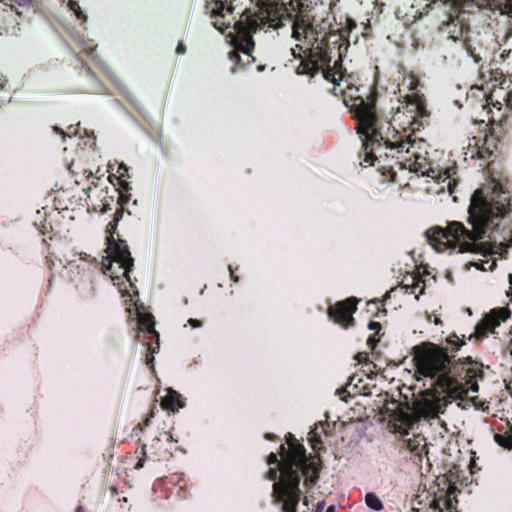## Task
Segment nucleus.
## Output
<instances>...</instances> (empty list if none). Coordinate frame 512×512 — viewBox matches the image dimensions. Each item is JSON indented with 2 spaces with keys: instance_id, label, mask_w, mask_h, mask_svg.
Segmentation results:
<instances>
[{
  "instance_id": "f257e3e1",
  "label": "nucleus",
  "mask_w": 512,
  "mask_h": 512,
  "mask_svg": "<svg viewBox=\"0 0 512 512\" xmlns=\"http://www.w3.org/2000/svg\"><path fill=\"white\" fill-rule=\"evenodd\" d=\"M343 97V103L357 120V133L361 136L363 148V160L360 164L364 167L375 166L379 169L394 172L395 166L399 169H408L423 176L436 178L438 182L448 181L447 189L453 193L457 180L454 178L456 168H446L436 171L426 168L427 160L418 154L400 160L399 155L410 153L415 139L411 134L403 136L392 126L389 121H381L377 113L378 92L374 87H349L346 91L339 90Z\"/></svg>"
},
{
  "instance_id": "f03ea898",
  "label": "nucleus",
  "mask_w": 512,
  "mask_h": 512,
  "mask_svg": "<svg viewBox=\"0 0 512 512\" xmlns=\"http://www.w3.org/2000/svg\"><path fill=\"white\" fill-rule=\"evenodd\" d=\"M412 355L416 373L433 381L432 387L422 391L413 404L419 417L436 418L452 400L464 399L469 391L478 392L477 379L483 377V365L471 356L453 362V355L429 341L415 345Z\"/></svg>"
},
{
  "instance_id": "7ed1b4c3",
  "label": "nucleus",
  "mask_w": 512,
  "mask_h": 512,
  "mask_svg": "<svg viewBox=\"0 0 512 512\" xmlns=\"http://www.w3.org/2000/svg\"><path fill=\"white\" fill-rule=\"evenodd\" d=\"M511 210L510 193L500 184L482 187L472 194L468 207V229L462 222L449 221L446 227L426 230L427 242L437 252L483 253V240Z\"/></svg>"
},
{
  "instance_id": "20e7f679",
  "label": "nucleus",
  "mask_w": 512,
  "mask_h": 512,
  "mask_svg": "<svg viewBox=\"0 0 512 512\" xmlns=\"http://www.w3.org/2000/svg\"><path fill=\"white\" fill-rule=\"evenodd\" d=\"M286 449L284 444L279 447V454L282 458L278 460L276 453L271 452L267 456L268 465H277L279 467V480L272 485V498L275 504H280L283 508V502L278 501L274 494L275 484L284 483L293 484L296 482L298 490L300 489L301 474L305 477L304 486L311 489L318 482L319 475L322 469V461L319 455H307L306 449L292 433H287L285 436Z\"/></svg>"
},
{
  "instance_id": "39448f33",
  "label": "nucleus",
  "mask_w": 512,
  "mask_h": 512,
  "mask_svg": "<svg viewBox=\"0 0 512 512\" xmlns=\"http://www.w3.org/2000/svg\"><path fill=\"white\" fill-rule=\"evenodd\" d=\"M117 225V223L110 221L106 226V252L108 255L103 260V266L106 271L110 272L112 278H119V276L115 275L116 271L113 270V263H116L118 265V269L122 272V276L125 277L132 286L129 274L134 266V259L131 257L126 241L122 239L116 240L114 238Z\"/></svg>"
},
{
  "instance_id": "423d86ee",
  "label": "nucleus",
  "mask_w": 512,
  "mask_h": 512,
  "mask_svg": "<svg viewBox=\"0 0 512 512\" xmlns=\"http://www.w3.org/2000/svg\"><path fill=\"white\" fill-rule=\"evenodd\" d=\"M283 13L292 21V37L297 41L318 42V32L312 23L308 13L309 5L305 0H281Z\"/></svg>"
},
{
  "instance_id": "0eeeda50",
  "label": "nucleus",
  "mask_w": 512,
  "mask_h": 512,
  "mask_svg": "<svg viewBox=\"0 0 512 512\" xmlns=\"http://www.w3.org/2000/svg\"><path fill=\"white\" fill-rule=\"evenodd\" d=\"M262 21L256 13H251L250 10H245L240 19L234 24L235 36L232 38L231 43L235 50L230 52V59L240 61L239 52L251 56L254 50L253 34L261 28Z\"/></svg>"
},
{
  "instance_id": "6e6552de",
  "label": "nucleus",
  "mask_w": 512,
  "mask_h": 512,
  "mask_svg": "<svg viewBox=\"0 0 512 512\" xmlns=\"http://www.w3.org/2000/svg\"><path fill=\"white\" fill-rule=\"evenodd\" d=\"M359 302L360 299L354 296L338 301L334 305L329 306L327 314L336 324L349 328L354 325L355 319L353 314L356 312Z\"/></svg>"
},
{
  "instance_id": "1a4fd4ad",
  "label": "nucleus",
  "mask_w": 512,
  "mask_h": 512,
  "mask_svg": "<svg viewBox=\"0 0 512 512\" xmlns=\"http://www.w3.org/2000/svg\"><path fill=\"white\" fill-rule=\"evenodd\" d=\"M511 316V311L508 307H499L492 309L480 323L476 325L475 334L476 338H482L488 335L489 332H494L502 322H505Z\"/></svg>"
},
{
  "instance_id": "9d476101",
  "label": "nucleus",
  "mask_w": 512,
  "mask_h": 512,
  "mask_svg": "<svg viewBox=\"0 0 512 512\" xmlns=\"http://www.w3.org/2000/svg\"><path fill=\"white\" fill-rule=\"evenodd\" d=\"M274 490L276 499L283 502V512H297L301 492L298 490L296 482L288 484L282 481L275 484Z\"/></svg>"
},
{
  "instance_id": "9b49d317",
  "label": "nucleus",
  "mask_w": 512,
  "mask_h": 512,
  "mask_svg": "<svg viewBox=\"0 0 512 512\" xmlns=\"http://www.w3.org/2000/svg\"><path fill=\"white\" fill-rule=\"evenodd\" d=\"M177 443V440L173 438L170 432L162 431L158 436L153 438L150 444L151 455L154 460L164 461L169 460L172 453V444Z\"/></svg>"
},
{
  "instance_id": "f8f14e48",
  "label": "nucleus",
  "mask_w": 512,
  "mask_h": 512,
  "mask_svg": "<svg viewBox=\"0 0 512 512\" xmlns=\"http://www.w3.org/2000/svg\"><path fill=\"white\" fill-rule=\"evenodd\" d=\"M138 327L140 332H144L149 340H156V346H153L151 343L146 344L147 350L151 353L157 352L159 350V333L155 329L154 316L150 313L139 315Z\"/></svg>"
},
{
  "instance_id": "ddd939ff",
  "label": "nucleus",
  "mask_w": 512,
  "mask_h": 512,
  "mask_svg": "<svg viewBox=\"0 0 512 512\" xmlns=\"http://www.w3.org/2000/svg\"><path fill=\"white\" fill-rule=\"evenodd\" d=\"M326 40V34L321 39V43L314 46V43L312 44V47L308 49L311 55H313V59L317 62V68L318 72L320 69L329 67L330 62L332 60V57L330 56L329 48L327 44H323V42Z\"/></svg>"
},
{
  "instance_id": "4468645a",
  "label": "nucleus",
  "mask_w": 512,
  "mask_h": 512,
  "mask_svg": "<svg viewBox=\"0 0 512 512\" xmlns=\"http://www.w3.org/2000/svg\"><path fill=\"white\" fill-rule=\"evenodd\" d=\"M205 9L211 18L218 16L224 18L226 14L233 13L234 6L231 0H212L211 2H206Z\"/></svg>"
},
{
  "instance_id": "2eb2a0df",
  "label": "nucleus",
  "mask_w": 512,
  "mask_h": 512,
  "mask_svg": "<svg viewBox=\"0 0 512 512\" xmlns=\"http://www.w3.org/2000/svg\"><path fill=\"white\" fill-rule=\"evenodd\" d=\"M161 406L165 410L175 412L185 406V400L180 393L168 388L167 394L161 400Z\"/></svg>"
},
{
  "instance_id": "dca6fc26",
  "label": "nucleus",
  "mask_w": 512,
  "mask_h": 512,
  "mask_svg": "<svg viewBox=\"0 0 512 512\" xmlns=\"http://www.w3.org/2000/svg\"><path fill=\"white\" fill-rule=\"evenodd\" d=\"M313 55L308 51L307 55L300 58L298 66L295 68L297 75H306L310 78L314 77L318 73L317 62L313 59Z\"/></svg>"
},
{
  "instance_id": "f3484780",
  "label": "nucleus",
  "mask_w": 512,
  "mask_h": 512,
  "mask_svg": "<svg viewBox=\"0 0 512 512\" xmlns=\"http://www.w3.org/2000/svg\"><path fill=\"white\" fill-rule=\"evenodd\" d=\"M466 344L465 335L460 338L457 334L451 333L446 339L445 344L441 345L443 351H445L448 355H453V362H456L457 352L461 349L462 346Z\"/></svg>"
},
{
  "instance_id": "a211bd4d",
  "label": "nucleus",
  "mask_w": 512,
  "mask_h": 512,
  "mask_svg": "<svg viewBox=\"0 0 512 512\" xmlns=\"http://www.w3.org/2000/svg\"><path fill=\"white\" fill-rule=\"evenodd\" d=\"M342 59L339 56V58L334 62L333 66L322 68L323 77L327 81L332 82L335 86L339 85V82L343 78V72H342Z\"/></svg>"
},
{
  "instance_id": "6ab92c4d",
  "label": "nucleus",
  "mask_w": 512,
  "mask_h": 512,
  "mask_svg": "<svg viewBox=\"0 0 512 512\" xmlns=\"http://www.w3.org/2000/svg\"><path fill=\"white\" fill-rule=\"evenodd\" d=\"M326 427H329V424L327 422L323 423L320 422L319 424H315L314 428L309 432V442L311 445V448L314 451H320L323 449V443L321 440V434H326Z\"/></svg>"
},
{
  "instance_id": "aec40b11",
  "label": "nucleus",
  "mask_w": 512,
  "mask_h": 512,
  "mask_svg": "<svg viewBox=\"0 0 512 512\" xmlns=\"http://www.w3.org/2000/svg\"><path fill=\"white\" fill-rule=\"evenodd\" d=\"M368 329L374 331V333L367 338L366 344L369 348L373 350L377 346L381 339V336L383 335L380 333L382 330V326L379 322L370 321L368 324Z\"/></svg>"
},
{
  "instance_id": "412c9836",
  "label": "nucleus",
  "mask_w": 512,
  "mask_h": 512,
  "mask_svg": "<svg viewBox=\"0 0 512 512\" xmlns=\"http://www.w3.org/2000/svg\"><path fill=\"white\" fill-rule=\"evenodd\" d=\"M494 441L501 446L502 448L506 450L512 449V434H500L496 433L494 434Z\"/></svg>"
},
{
  "instance_id": "4be33fe9",
  "label": "nucleus",
  "mask_w": 512,
  "mask_h": 512,
  "mask_svg": "<svg viewBox=\"0 0 512 512\" xmlns=\"http://www.w3.org/2000/svg\"><path fill=\"white\" fill-rule=\"evenodd\" d=\"M365 503L369 508L375 511H380L383 509V504L375 493H367L365 496Z\"/></svg>"
},
{
  "instance_id": "5701e85b",
  "label": "nucleus",
  "mask_w": 512,
  "mask_h": 512,
  "mask_svg": "<svg viewBox=\"0 0 512 512\" xmlns=\"http://www.w3.org/2000/svg\"><path fill=\"white\" fill-rule=\"evenodd\" d=\"M406 447L409 449L412 453L416 455H420L421 451L425 448V445L421 444V439L419 437L409 438L405 440Z\"/></svg>"
},
{
  "instance_id": "b1692460",
  "label": "nucleus",
  "mask_w": 512,
  "mask_h": 512,
  "mask_svg": "<svg viewBox=\"0 0 512 512\" xmlns=\"http://www.w3.org/2000/svg\"><path fill=\"white\" fill-rule=\"evenodd\" d=\"M390 297V292H387L382 300L374 299L367 302V306H373L376 311L374 313L375 316H378L380 312L386 314V309L384 308V302Z\"/></svg>"
},
{
  "instance_id": "393cba45",
  "label": "nucleus",
  "mask_w": 512,
  "mask_h": 512,
  "mask_svg": "<svg viewBox=\"0 0 512 512\" xmlns=\"http://www.w3.org/2000/svg\"><path fill=\"white\" fill-rule=\"evenodd\" d=\"M68 7L71 11L74 12L76 18L80 20L82 23L87 21L86 14L81 10L79 2L76 0H69Z\"/></svg>"
},
{
  "instance_id": "a878e982",
  "label": "nucleus",
  "mask_w": 512,
  "mask_h": 512,
  "mask_svg": "<svg viewBox=\"0 0 512 512\" xmlns=\"http://www.w3.org/2000/svg\"><path fill=\"white\" fill-rule=\"evenodd\" d=\"M128 200H129L128 196H125L124 194L119 195L120 207L114 213L113 220H112L113 222L118 224V222L122 219L123 214H124L123 205L126 204L128 202Z\"/></svg>"
},
{
  "instance_id": "bb28decb",
  "label": "nucleus",
  "mask_w": 512,
  "mask_h": 512,
  "mask_svg": "<svg viewBox=\"0 0 512 512\" xmlns=\"http://www.w3.org/2000/svg\"><path fill=\"white\" fill-rule=\"evenodd\" d=\"M135 454L138 458L134 468L136 470H140L144 467V463L146 461V445L143 444L140 449H136Z\"/></svg>"
},
{
  "instance_id": "cd10ccee",
  "label": "nucleus",
  "mask_w": 512,
  "mask_h": 512,
  "mask_svg": "<svg viewBox=\"0 0 512 512\" xmlns=\"http://www.w3.org/2000/svg\"><path fill=\"white\" fill-rule=\"evenodd\" d=\"M117 172L119 174V180L122 183V187L127 190L128 189V183H126L123 180V178L128 176V167L125 164L122 163V164L119 165Z\"/></svg>"
},
{
  "instance_id": "c85d7f7f",
  "label": "nucleus",
  "mask_w": 512,
  "mask_h": 512,
  "mask_svg": "<svg viewBox=\"0 0 512 512\" xmlns=\"http://www.w3.org/2000/svg\"><path fill=\"white\" fill-rule=\"evenodd\" d=\"M279 467H270L266 472V478L274 482L279 480Z\"/></svg>"
},
{
  "instance_id": "c756f323",
  "label": "nucleus",
  "mask_w": 512,
  "mask_h": 512,
  "mask_svg": "<svg viewBox=\"0 0 512 512\" xmlns=\"http://www.w3.org/2000/svg\"><path fill=\"white\" fill-rule=\"evenodd\" d=\"M307 50H303V47L299 44L295 45L294 48L291 49V52H292V55L295 59H300L302 58L304 55H307Z\"/></svg>"
},
{
  "instance_id": "7c9ffc66",
  "label": "nucleus",
  "mask_w": 512,
  "mask_h": 512,
  "mask_svg": "<svg viewBox=\"0 0 512 512\" xmlns=\"http://www.w3.org/2000/svg\"><path fill=\"white\" fill-rule=\"evenodd\" d=\"M213 26L218 31L223 33L226 29H228L230 27V22L226 23L225 21H222V20H216V21L213 22Z\"/></svg>"
},
{
  "instance_id": "2f4dec72",
  "label": "nucleus",
  "mask_w": 512,
  "mask_h": 512,
  "mask_svg": "<svg viewBox=\"0 0 512 512\" xmlns=\"http://www.w3.org/2000/svg\"><path fill=\"white\" fill-rule=\"evenodd\" d=\"M354 359L358 362V363H368L369 361V356L366 352H358Z\"/></svg>"
},
{
  "instance_id": "473e14b6",
  "label": "nucleus",
  "mask_w": 512,
  "mask_h": 512,
  "mask_svg": "<svg viewBox=\"0 0 512 512\" xmlns=\"http://www.w3.org/2000/svg\"><path fill=\"white\" fill-rule=\"evenodd\" d=\"M81 73H83L85 76L91 78L92 80H95V78H96L94 72L85 64H82Z\"/></svg>"
},
{
  "instance_id": "72a5a7b5",
  "label": "nucleus",
  "mask_w": 512,
  "mask_h": 512,
  "mask_svg": "<svg viewBox=\"0 0 512 512\" xmlns=\"http://www.w3.org/2000/svg\"><path fill=\"white\" fill-rule=\"evenodd\" d=\"M153 416H154V412H153V411H151V412L147 415V417L145 418V420H144L143 422L139 423V424L137 425V427H138L141 431H142V430H144V428H145V427H147V426L149 425L150 419H151Z\"/></svg>"
},
{
  "instance_id": "f704fd0d",
  "label": "nucleus",
  "mask_w": 512,
  "mask_h": 512,
  "mask_svg": "<svg viewBox=\"0 0 512 512\" xmlns=\"http://www.w3.org/2000/svg\"><path fill=\"white\" fill-rule=\"evenodd\" d=\"M490 155H491V152L489 151V149L481 148L478 151V157L481 159H487V158H489Z\"/></svg>"
},
{
  "instance_id": "c9c22d12",
  "label": "nucleus",
  "mask_w": 512,
  "mask_h": 512,
  "mask_svg": "<svg viewBox=\"0 0 512 512\" xmlns=\"http://www.w3.org/2000/svg\"><path fill=\"white\" fill-rule=\"evenodd\" d=\"M189 325H191L193 328H199L202 326V322L198 319L190 318L188 320Z\"/></svg>"
},
{
  "instance_id": "e433bc0d",
  "label": "nucleus",
  "mask_w": 512,
  "mask_h": 512,
  "mask_svg": "<svg viewBox=\"0 0 512 512\" xmlns=\"http://www.w3.org/2000/svg\"><path fill=\"white\" fill-rule=\"evenodd\" d=\"M186 52V46L183 42H179L176 47V53L177 54H184Z\"/></svg>"
},
{
  "instance_id": "4c0bfd02",
  "label": "nucleus",
  "mask_w": 512,
  "mask_h": 512,
  "mask_svg": "<svg viewBox=\"0 0 512 512\" xmlns=\"http://www.w3.org/2000/svg\"><path fill=\"white\" fill-rule=\"evenodd\" d=\"M229 272H230V277L232 279L233 282L237 283L239 282V276H237L232 268V266L230 265L229 266Z\"/></svg>"
},
{
  "instance_id": "58836bf2",
  "label": "nucleus",
  "mask_w": 512,
  "mask_h": 512,
  "mask_svg": "<svg viewBox=\"0 0 512 512\" xmlns=\"http://www.w3.org/2000/svg\"><path fill=\"white\" fill-rule=\"evenodd\" d=\"M433 506L431 505V508L433 509V512H443V510L441 509V507L439 506V504L437 503L436 500H433Z\"/></svg>"
},
{
  "instance_id": "ea45409f",
  "label": "nucleus",
  "mask_w": 512,
  "mask_h": 512,
  "mask_svg": "<svg viewBox=\"0 0 512 512\" xmlns=\"http://www.w3.org/2000/svg\"><path fill=\"white\" fill-rule=\"evenodd\" d=\"M11 1L19 6H23V5L30 3L32 0H11Z\"/></svg>"
},
{
  "instance_id": "a19ab883",
  "label": "nucleus",
  "mask_w": 512,
  "mask_h": 512,
  "mask_svg": "<svg viewBox=\"0 0 512 512\" xmlns=\"http://www.w3.org/2000/svg\"><path fill=\"white\" fill-rule=\"evenodd\" d=\"M265 439L269 440V441H274L276 436L274 434H271V433H266L265 434Z\"/></svg>"
},
{
  "instance_id": "79ce46f5",
  "label": "nucleus",
  "mask_w": 512,
  "mask_h": 512,
  "mask_svg": "<svg viewBox=\"0 0 512 512\" xmlns=\"http://www.w3.org/2000/svg\"><path fill=\"white\" fill-rule=\"evenodd\" d=\"M512 335V333H511ZM507 350L509 351L510 355L512 356V336L510 337V340L507 345Z\"/></svg>"
},
{
  "instance_id": "37998d69",
  "label": "nucleus",
  "mask_w": 512,
  "mask_h": 512,
  "mask_svg": "<svg viewBox=\"0 0 512 512\" xmlns=\"http://www.w3.org/2000/svg\"><path fill=\"white\" fill-rule=\"evenodd\" d=\"M417 109H418V113H419L420 115H423V111H424V107H423V105H417Z\"/></svg>"
},
{
  "instance_id": "c03bdc74",
  "label": "nucleus",
  "mask_w": 512,
  "mask_h": 512,
  "mask_svg": "<svg viewBox=\"0 0 512 512\" xmlns=\"http://www.w3.org/2000/svg\"><path fill=\"white\" fill-rule=\"evenodd\" d=\"M69 130H70L69 135L77 133L76 128H73V126H69Z\"/></svg>"
},
{
  "instance_id": "a18cd8bd",
  "label": "nucleus",
  "mask_w": 512,
  "mask_h": 512,
  "mask_svg": "<svg viewBox=\"0 0 512 512\" xmlns=\"http://www.w3.org/2000/svg\"><path fill=\"white\" fill-rule=\"evenodd\" d=\"M325 512H335V507L333 505H330Z\"/></svg>"
},
{
  "instance_id": "49530a36",
  "label": "nucleus",
  "mask_w": 512,
  "mask_h": 512,
  "mask_svg": "<svg viewBox=\"0 0 512 512\" xmlns=\"http://www.w3.org/2000/svg\"><path fill=\"white\" fill-rule=\"evenodd\" d=\"M154 360V357L151 356L149 357L148 355L146 356V363L149 364L150 362H152Z\"/></svg>"
},
{
  "instance_id": "de8ad7c7",
  "label": "nucleus",
  "mask_w": 512,
  "mask_h": 512,
  "mask_svg": "<svg viewBox=\"0 0 512 512\" xmlns=\"http://www.w3.org/2000/svg\"><path fill=\"white\" fill-rule=\"evenodd\" d=\"M331 93H332V94H334L335 96H337V95H338V90H337V88H336V87H333V88L331 89Z\"/></svg>"
},
{
  "instance_id": "09e8293b",
  "label": "nucleus",
  "mask_w": 512,
  "mask_h": 512,
  "mask_svg": "<svg viewBox=\"0 0 512 512\" xmlns=\"http://www.w3.org/2000/svg\"><path fill=\"white\" fill-rule=\"evenodd\" d=\"M75 512H85L82 506H78Z\"/></svg>"
},
{
  "instance_id": "8fccbe9b",
  "label": "nucleus",
  "mask_w": 512,
  "mask_h": 512,
  "mask_svg": "<svg viewBox=\"0 0 512 512\" xmlns=\"http://www.w3.org/2000/svg\"><path fill=\"white\" fill-rule=\"evenodd\" d=\"M303 504L308 506V498L306 496L303 498Z\"/></svg>"
},
{
  "instance_id": "3c124183",
  "label": "nucleus",
  "mask_w": 512,
  "mask_h": 512,
  "mask_svg": "<svg viewBox=\"0 0 512 512\" xmlns=\"http://www.w3.org/2000/svg\"><path fill=\"white\" fill-rule=\"evenodd\" d=\"M323 506H324V502H321L317 505V508L316 509H323Z\"/></svg>"
},
{
  "instance_id": "603ef678",
  "label": "nucleus",
  "mask_w": 512,
  "mask_h": 512,
  "mask_svg": "<svg viewBox=\"0 0 512 512\" xmlns=\"http://www.w3.org/2000/svg\"><path fill=\"white\" fill-rule=\"evenodd\" d=\"M509 282H510L511 289H512V275L511 274L509 275Z\"/></svg>"
},
{
  "instance_id": "864d4df0",
  "label": "nucleus",
  "mask_w": 512,
  "mask_h": 512,
  "mask_svg": "<svg viewBox=\"0 0 512 512\" xmlns=\"http://www.w3.org/2000/svg\"><path fill=\"white\" fill-rule=\"evenodd\" d=\"M56 131L60 132L61 134H64V132L62 130H60L59 128H56Z\"/></svg>"
},
{
  "instance_id": "5fc2aeb1",
  "label": "nucleus",
  "mask_w": 512,
  "mask_h": 512,
  "mask_svg": "<svg viewBox=\"0 0 512 512\" xmlns=\"http://www.w3.org/2000/svg\"><path fill=\"white\" fill-rule=\"evenodd\" d=\"M468 51H469L470 55L474 56L473 52L469 48H468Z\"/></svg>"
},
{
  "instance_id": "6e6d98bb",
  "label": "nucleus",
  "mask_w": 512,
  "mask_h": 512,
  "mask_svg": "<svg viewBox=\"0 0 512 512\" xmlns=\"http://www.w3.org/2000/svg\"><path fill=\"white\" fill-rule=\"evenodd\" d=\"M106 210H107V208H106V207H104V208L101 210V212H106Z\"/></svg>"
},
{
  "instance_id": "4d7b16f0",
  "label": "nucleus",
  "mask_w": 512,
  "mask_h": 512,
  "mask_svg": "<svg viewBox=\"0 0 512 512\" xmlns=\"http://www.w3.org/2000/svg\"><path fill=\"white\" fill-rule=\"evenodd\" d=\"M315 512H321V509H316Z\"/></svg>"
},
{
  "instance_id": "13d9d810",
  "label": "nucleus",
  "mask_w": 512,
  "mask_h": 512,
  "mask_svg": "<svg viewBox=\"0 0 512 512\" xmlns=\"http://www.w3.org/2000/svg\"><path fill=\"white\" fill-rule=\"evenodd\" d=\"M2 3L6 4L5 0H1Z\"/></svg>"
}]
</instances>
